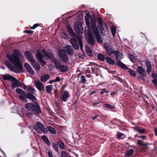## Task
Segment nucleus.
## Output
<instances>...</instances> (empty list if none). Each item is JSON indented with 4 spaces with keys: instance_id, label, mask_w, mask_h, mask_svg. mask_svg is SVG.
<instances>
[{
    "instance_id": "58",
    "label": "nucleus",
    "mask_w": 157,
    "mask_h": 157,
    "mask_svg": "<svg viewBox=\"0 0 157 157\" xmlns=\"http://www.w3.org/2000/svg\"><path fill=\"white\" fill-rule=\"evenodd\" d=\"M97 117H98V115H96L95 116L93 117H92V119L93 120H94L95 119L97 118Z\"/></svg>"
},
{
    "instance_id": "31",
    "label": "nucleus",
    "mask_w": 157,
    "mask_h": 157,
    "mask_svg": "<svg viewBox=\"0 0 157 157\" xmlns=\"http://www.w3.org/2000/svg\"><path fill=\"white\" fill-rule=\"evenodd\" d=\"M153 78L154 80L152 81L153 83L155 85H157V74L156 73H153L152 75Z\"/></svg>"
},
{
    "instance_id": "51",
    "label": "nucleus",
    "mask_w": 157,
    "mask_h": 157,
    "mask_svg": "<svg viewBox=\"0 0 157 157\" xmlns=\"http://www.w3.org/2000/svg\"><path fill=\"white\" fill-rule=\"evenodd\" d=\"M24 33H27L29 34H32L33 32V31L30 30H26V31H24Z\"/></svg>"
},
{
    "instance_id": "33",
    "label": "nucleus",
    "mask_w": 157,
    "mask_h": 157,
    "mask_svg": "<svg viewBox=\"0 0 157 157\" xmlns=\"http://www.w3.org/2000/svg\"><path fill=\"white\" fill-rule=\"evenodd\" d=\"M105 59L107 62L110 64L113 65L114 64V61L109 57H106Z\"/></svg>"
},
{
    "instance_id": "36",
    "label": "nucleus",
    "mask_w": 157,
    "mask_h": 157,
    "mask_svg": "<svg viewBox=\"0 0 157 157\" xmlns=\"http://www.w3.org/2000/svg\"><path fill=\"white\" fill-rule=\"evenodd\" d=\"M133 150L132 149H130L128 151L126 152L125 155L126 156L129 157L131 155L133 154Z\"/></svg>"
},
{
    "instance_id": "64",
    "label": "nucleus",
    "mask_w": 157,
    "mask_h": 157,
    "mask_svg": "<svg viewBox=\"0 0 157 157\" xmlns=\"http://www.w3.org/2000/svg\"><path fill=\"white\" fill-rule=\"evenodd\" d=\"M143 80H145V79L143 77H141V78Z\"/></svg>"
},
{
    "instance_id": "32",
    "label": "nucleus",
    "mask_w": 157,
    "mask_h": 157,
    "mask_svg": "<svg viewBox=\"0 0 157 157\" xmlns=\"http://www.w3.org/2000/svg\"><path fill=\"white\" fill-rule=\"evenodd\" d=\"M28 89L32 93L34 94H36V91L34 89L33 86H29L28 87Z\"/></svg>"
},
{
    "instance_id": "63",
    "label": "nucleus",
    "mask_w": 157,
    "mask_h": 157,
    "mask_svg": "<svg viewBox=\"0 0 157 157\" xmlns=\"http://www.w3.org/2000/svg\"><path fill=\"white\" fill-rule=\"evenodd\" d=\"M0 151H1V152L3 154H4V152L2 151L1 149H0Z\"/></svg>"
},
{
    "instance_id": "9",
    "label": "nucleus",
    "mask_w": 157,
    "mask_h": 157,
    "mask_svg": "<svg viewBox=\"0 0 157 157\" xmlns=\"http://www.w3.org/2000/svg\"><path fill=\"white\" fill-rule=\"evenodd\" d=\"M11 82H12L11 86L13 89H15L17 87H19L21 86V82L15 78Z\"/></svg>"
},
{
    "instance_id": "54",
    "label": "nucleus",
    "mask_w": 157,
    "mask_h": 157,
    "mask_svg": "<svg viewBox=\"0 0 157 157\" xmlns=\"http://www.w3.org/2000/svg\"><path fill=\"white\" fill-rule=\"evenodd\" d=\"M101 102L99 101H97V102H95V103H93V105H98V104H99L100 103H101Z\"/></svg>"
},
{
    "instance_id": "25",
    "label": "nucleus",
    "mask_w": 157,
    "mask_h": 157,
    "mask_svg": "<svg viewBox=\"0 0 157 157\" xmlns=\"http://www.w3.org/2000/svg\"><path fill=\"white\" fill-rule=\"evenodd\" d=\"M117 64L123 69L126 70L128 69V67L125 64L119 61H118Z\"/></svg>"
},
{
    "instance_id": "53",
    "label": "nucleus",
    "mask_w": 157,
    "mask_h": 157,
    "mask_svg": "<svg viewBox=\"0 0 157 157\" xmlns=\"http://www.w3.org/2000/svg\"><path fill=\"white\" fill-rule=\"evenodd\" d=\"M67 29L68 31H69L71 30L72 29L70 25H68L67 26Z\"/></svg>"
},
{
    "instance_id": "6",
    "label": "nucleus",
    "mask_w": 157,
    "mask_h": 157,
    "mask_svg": "<svg viewBox=\"0 0 157 157\" xmlns=\"http://www.w3.org/2000/svg\"><path fill=\"white\" fill-rule=\"evenodd\" d=\"M25 107L28 110L37 114H39L41 112L39 106L36 103H28L25 105Z\"/></svg>"
},
{
    "instance_id": "16",
    "label": "nucleus",
    "mask_w": 157,
    "mask_h": 157,
    "mask_svg": "<svg viewBox=\"0 0 157 157\" xmlns=\"http://www.w3.org/2000/svg\"><path fill=\"white\" fill-rule=\"evenodd\" d=\"M2 78L4 80H8L11 82L14 78V77L13 76L8 74L3 75Z\"/></svg>"
},
{
    "instance_id": "30",
    "label": "nucleus",
    "mask_w": 157,
    "mask_h": 157,
    "mask_svg": "<svg viewBox=\"0 0 157 157\" xmlns=\"http://www.w3.org/2000/svg\"><path fill=\"white\" fill-rule=\"evenodd\" d=\"M147 65V71L148 74H149L151 70V67L150 63L149 61H147L146 62Z\"/></svg>"
},
{
    "instance_id": "42",
    "label": "nucleus",
    "mask_w": 157,
    "mask_h": 157,
    "mask_svg": "<svg viewBox=\"0 0 157 157\" xmlns=\"http://www.w3.org/2000/svg\"><path fill=\"white\" fill-rule=\"evenodd\" d=\"M128 71L131 75L134 77L136 76V73L132 70L130 69H129L128 70Z\"/></svg>"
},
{
    "instance_id": "5",
    "label": "nucleus",
    "mask_w": 157,
    "mask_h": 157,
    "mask_svg": "<svg viewBox=\"0 0 157 157\" xmlns=\"http://www.w3.org/2000/svg\"><path fill=\"white\" fill-rule=\"evenodd\" d=\"M74 37L71 38L70 40V42L73 45V48L76 50H78L79 49V45L77 41V40H78L80 47L81 50L82 51L83 48V44L81 40V36L79 35H77Z\"/></svg>"
},
{
    "instance_id": "7",
    "label": "nucleus",
    "mask_w": 157,
    "mask_h": 157,
    "mask_svg": "<svg viewBox=\"0 0 157 157\" xmlns=\"http://www.w3.org/2000/svg\"><path fill=\"white\" fill-rule=\"evenodd\" d=\"M35 130L39 133H41L43 132L44 133L48 132L47 129L45 128L44 125L41 123L37 122L36 125L34 127Z\"/></svg>"
},
{
    "instance_id": "21",
    "label": "nucleus",
    "mask_w": 157,
    "mask_h": 157,
    "mask_svg": "<svg viewBox=\"0 0 157 157\" xmlns=\"http://www.w3.org/2000/svg\"><path fill=\"white\" fill-rule=\"evenodd\" d=\"M135 131L140 133H144L145 132V130L142 128L139 127H135L133 128Z\"/></svg>"
},
{
    "instance_id": "38",
    "label": "nucleus",
    "mask_w": 157,
    "mask_h": 157,
    "mask_svg": "<svg viewBox=\"0 0 157 157\" xmlns=\"http://www.w3.org/2000/svg\"><path fill=\"white\" fill-rule=\"evenodd\" d=\"M116 30V28L115 26H113L111 28V31L113 37L115 36V34Z\"/></svg>"
},
{
    "instance_id": "8",
    "label": "nucleus",
    "mask_w": 157,
    "mask_h": 157,
    "mask_svg": "<svg viewBox=\"0 0 157 157\" xmlns=\"http://www.w3.org/2000/svg\"><path fill=\"white\" fill-rule=\"evenodd\" d=\"M105 48L106 50V52L107 54L109 56H110L112 53H115V52L114 51L112 47L108 44L105 43L104 44Z\"/></svg>"
},
{
    "instance_id": "22",
    "label": "nucleus",
    "mask_w": 157,
    "mask_h": 157,
    "mask_svg": "<svg viewBox=\"0 0 157 157\" xmlns=\"http://www.w3.org/2000/svg\"><path fill=\"white\" fill-rule=\"evenodd\" d=\"M27 98L33 101H35V100H36V98L33 95L29 93H27Z\"/></svg>"
},
{
    "instance_id": "24",
    "label": "nucleus",
    "mask_w": 157,
    "mask_h": 157,
    "mask_svg": "<svg viewBox=\"0 0 157 157\" xmlns=\"http://www.w3.org/2000/svg\"><path fill=\"white\" fill-rule=\"evenodd\" d=\"M128 57L130 60L133 62H135L136 61V57L134 55L132 54H129L128 55Z\"/></svg>"
},
{
    "instance_id": "28",
    "label": "nucleus",
    "mask_w": 157,
    "mask_h": 157,
    "mask_svg": "<svg viewBox=\"0 0 157 157\" xmlns=\"http://www.w3.org/2000/svg\"><path fill=\"white\" fill-rule=\"evenodd\" d=\"M85 48L87 54L90 56H92V51L90 47L88 45H86L85 46Z\"/></svg>"
},
{
    "instance_id": "52",
    "label": "nucleus",
    "mask_w": 157,
    "mask_h": 157,
    "mask_svg": "<svg viewBox=\"0 0 157 157\" xmlns=\"http://www.w3.org/2000/svg\"><path fill=\"white\" fill-rule=\"evenodd\" d=\"M38 24H35L33 26L31 27L30 28L32 29H34L36 28L38 26Z\"/></svg>"
},
{
    "instance_id": "47",
    "label": "nucleus",
    "mask_w": 157,
    "mask_h": 157,
    "mask_svg": "<svg viewBox=\"0 0 157 157\" xmlns=\"http://www.w3.org/2000/svg\"><path fill=\"white\" fill-rule=\"evenodd\" d=\"M68 32L69 33L71 34V36H75V33H74L73 30L72 29L69 31Z\"/></svg>"
},
{
    "instance_id": "59",
    "label": "nucleus",
    "mask_w": 157,
    "mask_h": 157,
    "mask_svg": "<svg viewBox=\"0 0 157 157\" xmlns=\"http://www.w3.org/2000/svg\"><path fill=\"white\" fill-rule=\"evenodd\" d=\"M95 91L94 90H93V91H92V92L91 93H90V95H92L95 94Z\"/></svg>"
},
{
    "instance_id": "39",
    "label": "nucleus",
    "mask_w": 157,
    "mask_h": 157,
    "mask_svg": "<svg viewBox=\"0 0 157 157\" xmlns=\"http://www.w3.org/2000/svg\"><path fill=\"white\" fill-rule=\"evenodd\" d=\"M58 144L60 148L63 149L65 146L63 142L61 140H59L58 141Z\"/></svg>"
},
{
    "instance_id": "46",
    "label": "nucleus",
    "mask_w": 157,
    "mask_h": 157,
    "mask_svg": "<svg viewBox=\"0 0 157 157\" xmlns=\"http://www.w3.org/2000/svg\"><path fill=\"white\" fill-rule=\"evenodd\" d=\"M82 79V82L85 83L86 82V79L84 75H82L81 77Z\"/></svg>"
},
{
    "instance_id": "1",
    "label": "nucleus",
    "mask_w": 157,
    "mask_h": 157,
    "mask_svg": "<svg viewBox=\"0 0 157 157\" xmlns=\"http://www.w3.org/2000/svg\"><path fill=\"white\" fill-rule=\"evenodd\" d=\"M86 26L89 30L85 31V36L88 43L90 45H94L95 43L93 37L95 38L98 42L103 43V40L100 36L98 29L96 26V18L93 16L87 15L85 17Z\"/></svg>"
},
{
    "instance_id": "60",
    "label": "nucleus",
    "mask_w": 157,
    "mask_h": 157,
    "mask_svg": "<svg viewBox=\"0 0 157 157\" xmlns=\"http://www.w3.org/2000/svg\"><path fill=\"white\" fill-rule=\"evenodd\" d=\"M27 115H28L29 117H30V116H31L32 115V113H27Z\"/></svg>"
},
{
    "instance_id": "45",
    "label": "nucleus",
    "mask_w": 157,
    "mask_h": 157,
    "mask_svg": "<svg viewBox=\"0 0 157 157\" xmlns=\"http://www.w3.org/2000/svg\"><path fill=\"white\" fill-rule=\"evenodd\" d=\"M124 134L122 133H120L118 134L117 138L118 139H123L124 138Z\"/></svg>"
},
{
    "instance_id": "40",
    "label": "nucleus",
    "mask_w": 157,
    "mask_h": 157,
    "mask_svg": "<svg viewBox=\"0 0 157 157\" xmlns=\"http://www.w3.org/2000/svg\"><path fill=\"white\" fill-rule=\"evenodd\" d=\"M16 91L17 93L20 95L24 93L25 92L23 90L20 88H17L16 90Z\"/></svg>"
},
{
    "instance_id": "55",
    "label": "nucleus",
    "mask_w": 157,
    "mask_h": 157,
    "mask_svg": "<svg viewBox=\"0 0 157 157\" xmlns=\"http://www.w3.org/2000/svg\"><path fill=\"white\" fill-rule=\"evenodd\" d=\"M138 137L139 138H140L143 139H144L146 138V136L144 135H143L141 136H139Z\"/></svg>"
},
{
    "instance_id": "35",
    "label": "nucleus",
    "mask_w": 157,
    "mask_h": 157,
    "mask_svg": "<svg viewBox=\"0 0 157 157\" xmlns=\"http://www.w3.org/2000/svg\"><path fill=\"white\" fill-rule=\"evenodd\" d=\"M97 57L100 60L102 61H104L105 59V58L104 55L101 53H100L98 55Z\"/></svg>"
},
{
    "instance_id": "15",
    "label": "nucleus",
    "mask_w": 157,
    "mask_h": 157,
    "mask_svg": "<svg viewBox=\"0 0 157 157\" xmlns=\"http://www.w3.org/2000/svg\"><path fill=\"white\" fill-rule=\"evenodd\" d=\"M98 25L101 33L103 32L104 30L103 26L102 20L101 18H98Z\"/></svg>"
},
{
    "instance_id": "26",
    "label": "nucleus",
    "mask_w": 157,
    "mask_h": 157,
    "mask_svg": "<svg viewBox=\"0 0 157 157\" xmlns=\"http://www.w3.org/2000/svg\"><path fill=\"white\" fill-rule=\"evenodd\" d=\"M41 138L48 145H51V143L49 140L45 136L43 135L42 136Z\"/></svg>"
},
{
    "instance_id": "20",
    "label": "nucleus",
    "mask_w": 157,
    "mask_h": 157,
    "mask_svg": "<svg viewBox=\"0 0 157 157\" xmlns=\"http://www.w3.org/2000/svg\"><path fill=\"white\" fill-rule=\"evenodd\" d=\"M27 93H26L25 92H24V93L19 95V98L23 101L27 102Z\"/></svg>"
},
{
    "instance_id": "27",
    "label": "nucleus",
    "mask_w": 157,
    "mask_h": 157,
    "mask_svg": "<svg viewBox=\"0 0 157 157\" xmlns=\"http://www.w3.org/2000/svg\"><path fill=\"white\" fill-rule=\"evenodd\" d=\"M59 69L61 72H65L67 71L68 67L66 65H61Z\"/></svg>"
},
{
    "instance_id": "48",
    "label": "nucleus",
    "mask_w": 157,
    "mask_h": 157,
    "mask_svg": "<svg viewBox=\"0 0 157 157\" xmlns=\"http://www.w3.org/2000/svg\"><path fill=\"white\" fill-rule=\"evenodd\" d=\"M137 144H140V145H141L144 146L146 145V144H143V142L142 141H141L139 140H137Z\"/></svg>"
},
{
    "instance_id": "3",
    "label": "nucleus",
    "mask_w": 157,
    "mask_h": 157,
    "mask_svg": "<svg viewBox=\"0 0 157 157\" xmlns=\"http://www.w3.org/2000/svg\"><path fill=\"white\" fill-rule=\"evenodd\" d=\"M36 57L37 60L42 66H44L46 63L43 58L47 60L50 59L52 61L55 60V58L52 52L50 51L47 52L44 49L37 50Z\"/></svg>"
},
{
    "instance_id": "29",
    "label": "nucleus",
    "mask_w": 157,
    "mask_h": 157,
    "mask_svg": "<svg viewBox=\"0 0 157 157\" xmlns=\"http://www.w3.org/2000/svg\"><path fill=\"white\" fill-rule=\"evenodd\" d=\"M61 65V62L59 59H56L55 61V66L57 69H59Z\"/></svg>"
},
{
    "instance_id": "19",
    "label": "nucleus",
    "mask_w": 157,
    "mask_h": 157,
    "mask_svg": "<svg viewBox=\"0 0 157 157\" xmlns=\"http://www.w3.org/2000/svg\"><path fill=\"white\" fill-rule=\"evenodd\" d=\"M137 71L140 74L143 76H145L146 75V72L145 70L141 67H137Z\"/></svg>"
},
{
    "instance_id": "2",
    "label": "nucleus",
    "mask_w": 157,
    "mask_h": 157,
    "mask_svg": "<svg viewBox=\"0 0 157 157\" xmlns=\"http://www.w3.org/2000/svg\"><path fill=\"white\" fill-rule=\"evenodd\" d=\"M13 52L11 55H7L6 58L9 61L6 60L5 64L10 70L17 73L21 67L19 59H23V57L18 50H14Z\"/></svg>"
},
{
    "instance_id": "44",
    "label": "nucleus",
    "mask_w": 157,
    "mask_h": 157,
    "mask_svg": "<svg viewBox=\"0 0 157 157\" xmlns=\"http://www.w3.org/2000/svg\"><path fill=\"white\" fill-rule=\"evenodd\" d=\"M104 106L106 108H109L113 109L114 108V107L113 106L108 104H104Z\"/></svg>"
},
{
    "instance_id": "62",
    "label": "nucleus",
    "mask_w": 157,
    "mask_h": 157,
    "mask_svg": "<svg viewBox=\"0 0 157 157\" xmlns=\"http://www.w3.org/2000/svg\"><path fill=\"white\" fill-rule=\"evenodd\" d=\"M115 92H112V93H111L110 94V95H114L115 94Z\"/></svg>"
},
{
    "instance_id": "49",
    "label": "nucleus",
    "mask_w": 157,
    "mask_h": 157,
    "mask_svg": "<svg viewBox=\"0 0 157 157\" xmlns=\"http://www.w3.org/2000/svg\"><path fill=\"white\" fill-rule=\"evenodd\" d=\"M108 92V91L106 90L105 89H102L101 91L100 92V94H104V93L105 92L107 93Z\"/></svg>"
},
{
    "instance_id": "43",
    "label": "nucleus",
    "mask_w": 157,
    "mask_h": 157,
    "mask_svg": "<svg viewBox=\"0 0 157 157\" xmlns=\"http://www.w3.org/2000/svg\"><path fill=\"white\" fill-rule=\"evenodd\" d=\"M61 156L62 157H68L67 154L64 151H61Z\"/></svg>"
},
{
    "instance_id": "12",
    "label": "nucleus",
    "mask_w": 157,
    "mask_h": 157,
    "mask_svg": "<svg viewBox=\"0 0 157 157\" xmlns=\"http://www.w3.org/2000/svg\"><path fill=\"white\" fill-rule=\"evenodd\" d=\"M70 94L67 91H64L61 96L62 101L63 102H66L67 99L69 98Z\"/></svg>"
},
{
    "instance_id": "17",
    "label": "nucleus",
    "mask_w": 157,
    "mask_h": 157,
    "mask_svg": "<svg viewBox=\"0 0 157 157\" xmlns=\"http://www.w3.org/2000/svg\"><path fill=\"white\" fill-rule=\"evenodd\" d=\"M115 57L117 61L120 60L121 59L123 58V55L121 52L117 51L115 52Z\"/></svg>"
},
{
    "instance_id": "34",
    "label": "nucleus",
    "mask_w": 157,
    "mask_h": 157,
    "mask_svg": "<svg viewBox=\"0 0 157 157\" xmlns=\"http://www.w3.org/2000/svg\"><path fill=\"white\" fill-rule=\"evenodd\" d=\"M47 128L49 131L52 134H55L56 132L55 129L51 126H47Z\"/></svg>"
},
{
    "instance_id": "18",
    "label": "nucleus",
    "mask_w": 157,
    "mask_h": 157,
    "mask_svg": "<svg viewBox=\"0 0 157 157\" xmlns=\"http://www.w3.org/2000/svg\"><path fill=\"white\" fill-rule=\"evenodd\" d=\"M31 63L34 69L36 71H39L40 70V66L36 62L35 60V62H34V63Z\"/></svg>"
},
{
    "instance_id": "41",
    "label": "nucleus",
    "mask_w": 157,
    "mask_h": 157,
    "mask_svg": "<svg viewBox=\"0 0 157 157\" xmlns=\"http://www.w3.org/2000/svg\"><path fill=\"white\" fill-rule=\"evenodd\" d=\"M52 146L53 148L54 149L55 151L56 152L59 151L58 148V145L56 144L55 143H52Z\"/></svg>"
},
{
    "instance_id": "11",
    "label": "nucleus",
    "mask_w": 157,
    "mask_h": 157,
    "mask_svg": "<svg viewBox=\"0 0 157 157\" xmlns=\"http://www.w3.org/2000/svg\"><path fill=\"white\" fill-rule=\"evenodd\" d=\"M74 29L76 32L79 34H81L83 33V29L81 24H75L74 25Z\"/></svg>"
},
{
    "instance_id": "23",
    "label": "nucleus",
    "mask_w": 157,
    "mask_h": 157,
    "mask_svg": "<svg viewBox=\"0 0 157 157\" xmlns=\"http://www.w3.org/2000/svg\"><path fill=\"white\" fill-rule=\"evenodd\" d=\"M50 76L48 74H45L42 76L40 78V80L42 82H45L47 81L49 78Z\"/></svg>"
},
{
    "instance_id": "4",
    "label": "nucleus",
    "mask_w": 157,
    "mask_h": 157,
    "mask_svg": "<svg viewBox=\"0 0 157 157\" xmlns=\"http://www.w3.org/2000/svg\"><path fill=\"white\" fill-rule=\"evenodd\" d=\"M66 51L68 54L72 55L73 54V51L71 46L67 45L65 47V50L60 49L58 53L59 58L63 62H66L68 60V58L66 53Z\"/></svg>"
},
{
    "instance_id": "61",
    "label": "nucleus",
    "mask_w": 157,
    "mask_h": 157,
    "mask_svg": "<svg viewBox=\"0 0 157 157\" xmlns=\"http://www.w3.org/2000/svg\"><path fill=\"white\" fill-rule=\"evenodd\" d=\"M53 82V80H51L49 82V84H52Z\"/></svg>"
},
{
    "instance_id": "56",
    "label": "nucleus",
    "mask_w": 157,
    "mask_h": 157,
    "mask_svg": "<svg viewBox=\"0 0 157 157\" xmlns=\"http://www.w3.org/2000/svg\"><path fill=\"white\" fill-rule=\"evenodd\" d=\"M55 80H56V81L57 82H58L60 81V78L59 77H57L56 79Z\"/></svg>"
},
{
    "instance_id": "10",
    "label": "nucleus",
    "mask_w": 157,
    "mask_h": 157,
    "mask_svg": "<svg viewBox=\"0 0 157 157\" xmlns=\"http://www.w3.org/2000/svg\"><path fill=\"white\" fill-rule=\"evenodd\" d=\"M25 55L30 63H34V62H35V59L34 57L29 51H25Z\"/></svg>"
},
{
    "instance_id": "37",
    "label": "nucleus",
    "mask_w": 157,
    "mask_h": 157,
    "mask_svg": "<svg viewBox=\"0 0 157 157\" xmlns=\"http://www.w3.org/2000/svg\"><path fill=\"white\" fill-rule=\"evenodd\" d=\"M52 86L51 85H49L46 86V90L48 94H50L51 93L52 90Z\"/></svg>"
},
{
    "instance_id": "50",
    "label": "nucleus",
    "mask_w": 157,
    "mask_h": 157,
    "mask_svg": "<svg viewBox=\"0 0 157 157\" xmlns=\"http://www.w3.org/2000/svg\"><path fill=\"white\" fill-rule=\"evenodd\" d=\"M48 155L49 157H54L52 153L50 151L48 152Z\"/></svg>"
},
{
    "instance_id": "57",
    "label": "nucleus",
    "mask_w": 157,
    "mask_h": 157,
    "mask_svg": "<svg viewBox=\"0 0 157 157\" xmlns=\"http://www.w3.org/2000/svg\"><path fill=\"white\" fill-rule=\"evenodd\" d=\"M155 134V136H157V128L154 129Z\"/></svg>"
},
{
    "instance_id": "14",
    "label": "nucleus",
    "mask_w": 157,
    "mask_h": 157,
    "mask_svg": "<svg viewBox=\"0 0 157 157\" xmlns=\"http://www.w3.org/2000/svg\"><path fill=\"white\" fill-rule=\"evenodd\" d=\"M34 84L36 87L40 91L43 90L44 87L42 83L39 81H35Z\"/></svg>"
},
{
    "instance_id": "13",
    "label": "nucleus",
    "mask_w": 157,
    "mask_h": 157,
    "mask_svg": "<svg viewBox=\"0 0 157 157\" xmlns=\"http://www.w3.org/2000/svg\"><path fill=\"white\" fill-rule=\"evenodd\" d=\"M24 67L25 69L29 72V74L31 75L34 74V71L30 65L28 63H25Z\"/></svg>"
}]
</instances>
